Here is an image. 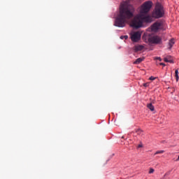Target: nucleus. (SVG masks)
Segmentation results:
<instances>
[{
  "label": "nucleus",
  "instance_id": "obj_17",
  "mask_svg": "<svg viewBox=\"0 0 179 179\" xmlns=\"http://www.w3.org/2000/svg\"><path fill=\"white\" fill-rule=\"evenodd\" d=\"M150 80H155L156 79V77H154V76H151L150 77Z\"/></svg>",
  "mask_w": 179,
  "mask_h": 179
},
{
  "label": "nucleus",
  "instance_id": "obj_2",
  "mask_svg": "<svg viewBox=\"0 0 179 179\" xmlns=\"http://www.w3.org/2000/svg\"><path fill=\"white\" fill-rule=\"evenodd\" d=\"M143 22L150 23L152 22V17L149 15L144 17L142 15H136L130 22V26L134 27V29H139L140 27H142Z\"/></svg>",
  "mask_w": 179,
  "mask_h": 179
},
{
  "label": "nucleus",
  "instance_id": "obj_6",
  "mask_svg": "<svg viewBox=\"0 0 179 179\" xmlns=\"http://www.w3.org/2000/svg\"><path fill=\"white\" fill-rule=\"evenodd\" d=\"M141 36L142 33L139 31L134 32L131 34V41H133V43H138V41L141 40Z\"/></svg>",
  "mask_w": 179,
  "mask_h": 179
},
{
  "label": "nucleus",
  "instance_id": "obj_10",
  "mask_svg": "<svg viewBox=\"0 0 179 179\" xmlns=\"http://www.w3.org/2000/svg\"><path fill=\"white\" fill-rule=\"evenodd\" d=\"M145 57H139L138 58L135 62H134V65H138V64H141V62H142V61H144Z\"/></svg>",
  "mask_w": 179,
  "mask_h": 179
},
{
  "label": "nucleus",
  "instance_id": "obj_14",
  "mask_svg": "<svg viewBox=\"0 0 179 179\" xmlns=\"http://www.w3.org/2000/svg\"><path fill=\"white\" fill-rule=\"evenodd\" d=\"M164 153V150H159V151H157L155 153V155H162Z\"/></svg>",
  "mask_w": 179,
  "mask_h": 179
},
{
  "label": "nucleus",
  "instance_id": "obj_12",
  "mask_svg": "<svg viewBox=\"0 0 179 179\" xmlns=\"http://www.w3.org/2000/svg\"><path fill=\"white\" fill-rule=\"evenodd\" d=\"M147 107L149 108V110H150V111H155V106H153L152 103H148Z\"/></svg>",
  "mask_w": 179,
  "mask_h": 179
},
{
  "label": "nucleus",
  "instance_id": "obj_18",
  "mask_svg": "<svg viewBox=\"0 0 179 179\" xmlns=\"http://www.w3.org/2000/svg\"><path fill=\"white\" fill-rule=\"evenodd\" d=\"M143 86H144L145 87H148L149 86V84H148V83H144V84H143Z\"/></svg>",
  "mask_w": 179,
  "mask_h": 179
},
{
  "label": "nucleus",
  "instance_id": "obj_7",
  "mask_svg": "<svg viewBox=\"0 0 179 179\" xmlns=\"http://www.w3.org/2000/svg\"><path fill=\"white\" fill-rule=\"evenodd\" d=\"M163 27V22H156L151 26L152 31H157V30H160Z\"/></svg>",
  "mask_w": 179,
  "mask_h": 179
},
{
  "label": "nucleus",
  "instance_id": "obj_5",
  "mask_svg": "<svg viewBox=\"0 0 179 179\" xmlns=\"http://www.w3.org/2000/svg\"><path fill=\"white\" fill-rule=\"evenodd\" d=\"M148 40L150 44H160L162 43V38L159 36H155L153 34L149 35Z\"/></svg>",
  "mask_w": 179,
  "mask_h": 179
},
{
  "label": "nucleus",
  "instance_id": "obj_22",
  "mask_svg": "<svg viewBox=\"0 0 179 179\" xmlns=\"http://www.w3.org/2000/svg\"><path fill=\"white\" fill-rule=\"evenodd\" d=\"M121 40H124V36H120Z\"/></svg>",
  "mask_w": 179,
  "mask_h": 179
},
{
  "label": "nucleus",
  "instance_id": "obj_8",
  "mask_svg": "<svg viewBox=\"0 0 179 179\" xmlns=\"http://www.w3.org/2000/svg\"><path fill=\"white\" fill-rule=\"evenodd\" d=\"M164 62H169V64H173L174 61H173V57L171 56H166L164 58Z\"/></svg>",
  "mask_w": 179,
  "mask_h": 179
},
{
  "label": "nucleus",
  "instance_id": "obj_15",
  "mask_svg": "<svg viewBox=\"0 0 179 179\" xmlns=\"http://www.w3.org/2000/svg\"><path fill=\"white\" fill-rule=\"evenodd\" d=\"M136 132L138 135H141L142 134V130H141V129H138L136 130Z\"/></svg>",
  "mask_w": 179,
  "mask_h": 179
},
{
  "label": "nucleus",
  "instance_id": "obj_19",
  "mask_svg": "<svg viewBox=\"0 0 179 179\" xmlns=\"http://www.w3.org/2000/svg\"><path fill=\"white\" fill-rule=\"evenodd\" d=\"M156 59H158L159 61L162 62V58L161 57H156Z\"/></svg>",
  "mask_w": 179,
  "mask_h": 179
},
{
  "label": "nucleus",
  "instance_id": "obj_9",
  "mask_svg": "<svg viewBox=\"0 0 179 179\" xmlns=\"http://www.w3.org/2000/svg\"><path fill=\"white\" fill-rule=\"evenodd\" d=\"M134 50L135 52H138V51H142L143 50V45H136L134 46Z\"/></svg>",
  "mask_w": 179,
  "mask_h": 179
},
{
  "label": "nucleus",
  "instance_id": "obj_23",
  "mask_svg": "<svg viewBox=\"0 0 179 179\" xmlns=\"http://www.w3.org/2000/svg\"><path fill=\"white\" fill-rule=\"evenodd\" d=\"M138 148H142V144L138 145Z\"/></svg>",
  "mask_w": 179,
  "mask_h": 179
},
{
  "label": "nucleus",
  "instance_id": "obj_1",
  "mask_svg": "<svg viewBox=\"0 0 179 179\" xmlns=\"http://www.w3.org/2000/svg\"><path fill=\"white\" fill-rule=\"evenodd\" d=\"M135 10L132 6L123 5L120 8V13L115 21V26L117 27H125L127 23L131 22L134 17Z\"/></svg>",
  "mask_w": 179,
  "mask_h": 179
},
{
  "label": "nucleus",
  "instance_id": "obj_21",
  "mask_svg": "<svg viewBox=\"0 0 179 179\" xmlns=\"http://www.w3.org/2000/svg\"><path fill=\"white\" fill-rule=\"evenodd\" d=\"M124 38H125V40L128 39V36H124Z\"/></svg>",
  "mask_w": 179,
  "mask_h": 179
},
{
  "label": "nucleus",
  "instance_id": "obj_4",
  "mask_svg": "<svg viewBox=\"0 0 179 179\" xmlns=\"http://www.w3.org/2000/svg\"><path fill=\"white\" fill-rule=\"evenodd\" d=\"M153 5V3L150 1H148L144 2L140 8V13L141 15H146V13H148L152 8V6Z\"/></svg>",
  "mask_w": 179,
  "mask_h": 179
},
{
  "label": "nucleus",
  "instance_id": "obj_11",
  "mask_svg": "<svg viewBox=\"0 0 179 179\" xmlns=\"http://www.w3.org/2000/svg\"><path fill=\"white\" fill-rule=\"evenodd\" d=\"M176 44V42L174 41V38H171L169 42V50H171L173 48V46Z\"/></svg>",
  "mask_w": 179,
  "mask_h": 179
},
{
  "label": "nucleus",
  "instance_id": "obj_16",
  "mask_svg": "<svg viewBox=\"0 0 179 179\" xmlns=\"http://www.w3.org/2000/svg\"><path fill=\"white\" fill-rule=\"evenodd\" d=\"M153 173H155V169L151 168L149 171V174H153Z\"/></svg>",
  "mask_w": 179,
  "mask_h": 179
},
{
  "label": "nucleus",
  "instance_id": "obj_3",
  "mask_svg": "<svg viewBox=\"0 0 179 179\" xmlns=\"http://www.w3.org/2000/svg\"><path fill=\"white\" fill-rule=\"evenodd\" d=\"M163 16H164V8L160 3H157L154 11L152 12V17H155V19H160V17H163Z\"/></svg>",
  "mask_w": 179,
  "mask_h": 179
},
{
  "label": "nucleus",
  "instance_id": "obj_24",
  "mask_svg": "<svg viewBox=\"0 0 179 179\" xmlns=\"http://www.w3.org/2000/svg\"><path fill=\"white\" fill-rule=\"evenodd\" d=\"M122 139H124V136H122Z\"/></svg>",
  "mask_w": 179,
  "mask_h": 179
},
{
  "label": "nucleus",
  "instance_id": "obj_13",
  "mask_svg": "<svg viewBox=\"0 0 179 179\" xmlns=\"http://www.w3.org/2000/svg\"><path fill=\"white\" fill-rule=\"evenodd\" d=\"M175 78L176 79V82H178V69H176L175 71Z\"/></svg>",
  "mask_w": 179,
  "mask_h": 179
},
{
  "label": "nucleus",
  "instance_id": "obj_20",
  "mask_svg": "<svg viewBox=\"0 0 179 179\" xmlns=\"http://www.w3.org/2000/svg\"><path fill=\"white\" fill-rule=\"evenodd\" d=\"M159 65H162V66H166V64L164 63H160Z\"/></svg>",
  "mask_w": 179,
  "mask_h": 179
}]
</instances>
